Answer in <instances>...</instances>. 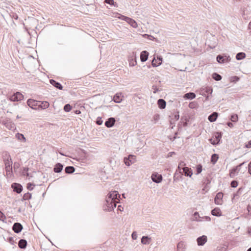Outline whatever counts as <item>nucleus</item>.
Returning <instances> with one entry per match:
<instances>
[{
	"instance_id": "nucleus-52",
	"label": "nucleus",
	"mask_w": 251,
	"mask_h": 251,
	"mask_svg": "<svg viewBox=\"0 0 251 251\" xmlns=\"http://www.w3.org/2000/svg\"><path fill=\"white\" fill-rule=\"evenodd\" d=\"M152 90H153V93H157L159 90L157 88V87L155 86H152Z\"/></svg>"
},
{
	"instance_id": "nucleus-64",
	"label": "nucleus",
	"mask_w": 251,
	"mask_h": 251,
	"mask_svg": "<svg viewBox=\"0 0 251 251\" xmlns=\"http://www.w3.org/2000/svg\"><path fill=\"white\" fill-rule=\"evenodd\" d=\"M30 36H31L30 32H27V36L29 37Z\"/></svg>"
},
{
	"instance_id": "nucleus-50",
	"label": "nucleus",
	"mask_w": 251,
	"mask_h": 251,
	"mask_svg": "<svg viewBox=\"0 0 251 251\" xmlns=\"http://www.w3.org/2000/svg\"><path fill=\"white\" fill-rule=\"evenodd\" d=\"M174 117L172 118V120H175V121H177L179 119V115L178 113L174 115L173 116Z\"/></svg>"
},
{
	"instance_id": "nucleus-63",
	"label": "nucleus",
	"mask_w": 251,
	"mask_h": 251,
	"mask_svg": "<svg viewBox=\"0 0 251 251\" xmlns=\"http://www.w3.org/2000/svg\"><path fill=\"white\" fill-rule=\"evenodd\" d=\"M189 107L191 108H193V105L192 104V103H190L189 104Z\"/></svg>"
},
{
	"instance_id": "nucleus-59",
	"label": "nucleus",
	"mask_w": 251,
	"mask_h": 251,
	"mask_svg": "<svg viewBox=\"0 0 251 251\" xmlns=\"http://www.w3.org/2000/svg\"><path fill=\"white\" fill-rule=\"evenodd\" d=\"M19 167V164L18 163H14V168H18Z\"/></svg>"
},
{
	"instance_id": "nucleus-40",
	"label": "nucleus",
	"mask_w": 251,
	"mask_h": 251,
	"mask_svg": "<svg viewBox=\"0 0 251 251\" xmlns=\"http://www.w3.org/2000/svg\"><path fill=\"white\" fill-rule=\"evenodd\" d=\"M185 165V163L183 161H181L178 164L177 169H178V170H179V173L180 174V175H182V173L181 172V170H182L181 167L182 168L183 167H184L183 166Z\"/></svg>"
},
{
	"instance_id": "nucleus-18",
	"label": "nucleus",
	"mask_w": 251,
	"mask_h": 251,
	"mask_svg": "<svg viewBox=\"0 0 251 251\" xmlns=\"http://www.w3.org/2000/svg\"><path fill=\"white\" fill-rule=\"evenodd\" d=\"M183 173L186 176L191 177L193 175L192 170L190 168L184 167L182 168Z\"/></svg>"
},
{
	"instance_id": "nucleus-54",
	"label": "nucleus",
	"mask_w": 251,
	"mask_h": 251,
	"mask_svg": "<svg viewBox=\"0 0 251 251\" xmlns=\"http://www.w3.org/2000/svg\"><path fill=\"white\" fill-rule=\"evenodd\" d=\"M246 147L248 148H251V140L249 141L247 144H246Z\"/></svg>"
},
{
	"instance_id": "nucleus-11",
	"label": "nucleus",
	"mask_w": 251,
	"mask_h": 251,
	"mask_svg": "<svg viewBox=\"0 0 251 251\" xmlns=\"http://www.w3.org/2000/svg\"><path fill=\"white\" fill-rule=\"evenodd\" d=\"M13 191L18 194L21 193L23 190V186L19 183H13L11 185Z\"/></svg>"
},
{
	"instance_id": "nucleus-17",
	"label": "nucleus",
	"mask_w": 251,
	"mask_h": 251,
	"mask_svg": "<svg viewBox=\"0 0 251 251\" xmlns=\"http://www.w3.org/2000/svg\"><path fill=\"white\" fill-rule=\"evenodd\" d=\"M115 122H116V120H115V118H113V117H111V118H108L106 121L104 125L107 127H108V128L114 126Z\"/></svg>"
},
{
	"instance_id": "nucleus-21",
	"label": "nucleus",
	"mask_w": 251,
	"mask_h": 251,
	"mask_svg": "<svg viewBox=\"0 0 251 251\" xmlns=\"http://www.w3.org/2000/svg\"><path fill=\"white\" fill-rule=\"evenodd\" d=\"M151 241V238L148 236H143L141 238V243L143 245H149Z\"/></svg>"
},
{
	"instance_id": "nucleus-46",
	"label": "nucleus",
	"mask_w": 251,
	"mask_h": 251,
	"mask_svg": "<svg viewBox=\"0 0 251 251\" xmlns=\"http://www.w3.org/2000/svg\"><path fill=\"white\" fill-rule=\"evenodd\" d=\"M231 186L233 188H235L238 186V182L236 180H233L230 183Z\"/></svg>"
},
{
	"instance_id": "nucleus-29",
	"label": "nucleus",
	"mask_w": 251,
	"mask_h": 251,
	"mask_svg": "<svg viewBox=\"0 0 251 251\" xmlns=\"http://www.w3.org/2000/svg\"><path fill=\"white\" fill-rule=\"evenodd\" d=\"M196 94L193 92H189L185 94L184 96V98L185 99L192 100L196 97Z\"/></svg>"
},
{
	"instance_id": "nucleus-34",
	"label": "nucleus",
	"mask_w": 251,
	"mask_h": 251,
	"mask_svg": "<svg viewBox=\"0 0 251 251\" xmlns=\"http://www.w3.org/2000/svg\"><path fill=\"white\" fill-rule=\"evenodd\" d=\"M246 57V54L244 52H239L236 55V58L238 60H242Z\"/></svg>"
},
{
	"instance_id": "nucleus-10",
	"label": "nucleus",
	"mask_w": 251,
	"mask_h": 251,
	"mask_svg": "<svg viewBox=\"0 0 251 251\" xmlns=\"http://www.w3.org/2000/svg\"><path fill=\"white\" fill-rule=\"evenodd\" d=\"M223 194L221 192L218 193L214 199V202L216 204L221 205L223 203Z\"/></svg>"
},
{
	"instance_id": "nucleus-6",
	"label": "nucleus",
	"mask_w": 251,
	"mask_h": 251,
	"mask_svg": "<svg viewBox=\"0 0 251 251\" xmlns=\"http://www.w3.org/2000/svg\"><path fill=\"white\" fill-rule=\"evenodd\" d=\"M40 103V101H37L33 99H28L27 101V105L33 109H38Z\"/></svg>"
},
{
	"instance_id": "nucleus-36",
	"label": "nucleus",
	"mask_w": 251,
	"mask_h": 251,
	"mask_svg": "<svg viewBox=\"0 0 251 251\" xmlns=\"http://www.w3.org/2000/svg\"><path fill=\"white\" fill-rule=\"evenodd\" d=\"M212 78L216 81H219L222 79V77L219 74L214 73L212 74Z\"/></svg>"
},
{
	"instance_id": "nucleus-32",
	"label": "nucleus",
	"mask_w": 251,
	"mask_h": 251,
	"mask_svg": "<svg viewBox=\"0 0 251 251\" xmlns=\"http://www.w3.org/2000/svg\"><path fill=\"white\" fill-rule=\"evenodd\" d=\"M49 103L46 101L42 102L40 101V103H39V107L42 109H46L49 107Z\"/></svg>"
},
{
	"instance_id": "nucleus-5",
	"label": "nucleus",
	"mask_w": 251,
	"mask_h": 251,
	"mask_svg": "<svg viewBox=\"0 0 251 251\" xmlns=\"http://www.w3.org/2000/svg\"><path fill=\"white\" fill-rule=\"evenodd\" d=\"M216 59L219 63L224 64L229 62L231 60V58L227 55H218L216 57Z\"/></svg>"
},
{
	"instance_id": "nucleus-57",
	"label": "nucleus",
	"mask_w": 251,
	"mask_h": 251,
	"mask_svg": "<svg viewBox=\"0 0 251 251\" xmlns=\"http://www.w3.org/2000/svg\"><path fill=\"white\" fill-rule=\"evenodd\" d=\"M241 190H242V188H240V189H238V191H237V192L236 193V194H235L234 197H236V196H237L239 195L240 194V191H241Z\"/></svg>"
},
{
	"instance_id": "nucleus-37",
	"label": "nucleus",
	"mask_w": 251,
	"mask_h": 251,
	"mask_svg": "<svg viewBox=\"0 0 251 251\" xmlns=\"http://www.w3.org/2000/svg\"><path fill=\"white\" fill-rule=\"evenodd\" d=\"M105 3L108 4L111 6H114V7H118V4L114 2L113 0H105Z\"/></svg>"
},
{
	"instance_id": "nucleus-49",
	"label": "nucleus",
	"mask_w": 251,
	"mask_h": 251,
	"mask_svg": "<svg viewBox=\"0 0 251 251\" xmlns=\"http://www.w3.org/2000/svg\"><path fill=\"white\" fill-rule=\"evenodd\" d=\"M32 186H34V185H33V184H32L31 183H27V189L30 190V191L33 190V187H32Z\"/></svg>"
},
{
	"instance_id": "nucleus-9",
	"label": "nucleus",
	"mask_w": 251,
	"mask_h": 251,
	"mask_svg": "<svg viewBox=\"0 0 251 251\" xmlns=\"http://www.w3.org/2000/svg\"><path fill=\"white\" fill-rule=\"evenodd\" d=\"M212 93V89L210 87H203L200 90V94L202 96H205L206 94H211Z\"/></svg>"
},
{
	"instance_id": "nucleus-20",
	"label": "nucleus",
	"mask_w": 251,
	"mask_h": 251,
	"mask_svg": "<svg viewBox=\"0 0 251 251\" xmlns=\"http://www.w3.org/2000/svg\"><path fill=\"white\" fill-rule=\"evenodd\" d=\"M211 214L214 216L220 217L222 215V211L219 207H216L211 210Z\"/></svg>"
},
{
	"instance_id": "nucleus-23",
	"label": "nucleus",
	"mask_w": 251,
	"mask_h": 251,
	"mask_svg": "<svg viewBox=\"0 0 251 251\" xmlns=\"http://www.w3.org/2000/svg\"><path fill=\"white\" fill-rule=\"evenodd\" d=\"M63 168V165L60 163H57L55 166H54V167L53 168V171L55 172V173H60L62 171V169Z\"/></svg>"
},
{
	"instance_id": "nucleus-35",
	"label": "nucleus",
	"mask_w": 251,
	"mask_h": 251,
	"mask_svg": "<svg viewBox=\"0 0 251 251\" xmlns=\"http://www.w3.org/2000/svg\"><path fill=\"white\" fill-rule=\"evenodd\" d=\"M218 158H219V156H218V154H217L216 153L213 154L211 155V163L213 164H215L216 163V162L217 161Z\"/></svg>"
},
{
	"instance_id": "nucleus-13",
	"label": "nucleus",
	"mask_w": 251,
	"mask_h": 251,
	"mask_svg": "<svg viewBox=\"0 0 251 251\" xmlns=\"http://www.w3.org/2000/svg\"><path fill=\"white\" fill-rule=\"evenodd\" d=\"M129 65L130 66H134L136 65V56L134 52H132L128 59Z\"/></svg>"
},
{
	"instance_id": "nucleus-26",
	"label": "nucleus",
	"mask_w": 251,
	"mask_h": 251,
	"mask_svg": "<svg viewBox=\"0 0 251 251\" xmlns=\"http://www.w3.org/2000/svg\"><path fill=\"white\" fill-rule=\"evenodd\" d=\"M27 246V241L25 239H20L18 242V246L20 249H24Z\"/></svg>"
},
{
	"instance_id": "nucleus-30",
	"label": "nucleus",
	"mask_w": 251,
	"mask_h": 251,
	"mask_svg": "<svg viewBox=\"0 0 251 251\" xmlns=\"http://www.w3.org/2000/svg\"><path fill=\"white\" fill-rule=\"evenodd\" d=\"M121 94H116L114 97H113V100L116 103H120L122 100V97H121Z\"/></svg>"
},
{
	"instance_id": "nucleus-31",
	"label": "nucleus",
	"mask_w": 251,
	"mask_h": 251,
	"mask_svg": "<svg viewBox=\"0 0 251 251\" xmlns=\"http://www.w3.org/2000/svg\"><path fill=\"white\" fill-rule=\"evenodd\" d=\"M65 173L66 174H72L75 171V169L73 166H67L65 169Z\"/></svg>"
},
{
	"instance_id": "nucleus-4",
	"label": "nucleus",
	"mask_w": 251,
	"mask_h": 251,
	"mask_svg": "<svg viewBox=\"0 0 251 251\" xmlns=\"http://www.w3.org/2000/svg\"><path fill=\"white\" fill-rule=\"evenodd\" d=\"M194 221L197 222H202V221H210L211 218L209 216H203L201 217L198 212H195L194 213Z\"/></svg>"
},
{
	"instance_id": "nucleus-38",
	"label": "nucleus",
	"mask_w": 251,
	"mask_h": 251,
	"mask_svg": "<svg viewBox=\"0 0 251 251\" xmlns=\"http://www.w3.org/2000/svg\"><path fill=\"white\" fill-rule=\"evenodd\" d=\"M31 198V194L28 192L25 194L23 197L22 201L28 200Z\"/></svg>"
},
{
	"instance_id": "nucleus-12",
	"label": "nucleus",
	"mask_w": 251,
	"mask_h": 251,
	"mask_svg": "<svg viewBox=\"0 0 251 251\" xmlns=\"http://www.w3.org/2000/svg\"><path fill=\"white\" fill-rule=\"evenodd\" d=\"M151 177L152 180L156 183H160L162 180V176L157 173L152 174Z\"/></svg>"
},
{
	"instance_id": "nucleus-14",
	"label": "nucleus",
	"mask_w": 251,
	"mask_h": 251,
	"mask_svg": "<svg viewBox=\"0 0 251 251\" xmlns=\"http://www.w3.org/2000/svg\"><path fill=\"white\" fill-rule=\"evenodd\" d=\"M207 241V237L205 235H202L199 237L197 239V242L198 246H203Z\"/></svg>"
},
{
	"instance_id": "nucleus-58",
	"label": "nucleus",
	"mask_w": 251,
	"mask_h": 251,
	"mask_svg": "<svg viewBox=\"0 0 251 251\" xmlns=\"http://www.w3.org/2000/svg\"><path fill=\"white\" fill-rule=\"evenodd\" d=\"M4 217V214H3V213H2L0 211V220L2 218H3Z\"/></svg>"
},
{
	"instance_id": "nucleus-62",
	"label": "nucleus",
	"mask_w": 251,
	"mask_h": 251,
	"mask_svg": "<svg viewBox=\"0 0 251 251\" xmlns=\"http://www.w3.org/2000/svg\"><path fill=\"white\" fill-rule=\"evenodd\" d=\"M248 232L249 234L251 235V228H249Z\"/></svg>"
},
{
	"instance_id": "nucleus-61",
	"label": "nucleus",
	"mask_w": 251,
	"mask_h": 251,
	"mask_svg": "<svg viewBox=\"0 0 251 251\" xmlns=\"http://www.w3.org/2000/svg\"><path fill=\"white\" fill-rule=\"evenodd\" d=\"M248 27H249V29H251V21L249 24Z\"/></svg>"
},
{
	"instance_id": "nucleus-41",
	"label": "nucleus",
	"mask_w": 251,
	"mask_h": 251,
	"mask_svg": "<svg viewBox=\"0 0 251 251\" xmlns=\"http://www.w3.org/2000/svg\"><path fill=\"white\" fill-rule=\"evenodd\" d=\"M238 117L237 114H233L231 116L230 120L233 122H236L238 121Z\"/></svg>"
},
{
	"instance_id": "nucleus-7",
	"label": "nucleus",
	"mask_w": 251,
	"mask_h": 251,
	"mask_svg": "<svg viewBox=\"0 0 251 251\" xmlns=\"http://www.w3.org/2000/svg\"><path fill=\"white\" fill-rule=\"evenodd\" d=\"M136 161V156L130 154L127 157L124 158V163L127 166H130L131 164H133Z\"/></svg>"
},
{
	"instance_id": "nucleus-8",
	"label": "nucleus",
	"mask_w": 251,
	"mask_h": 251,
	"mask_svg": "<svg viewBox=\"0 0 251 251\" xmlns=\"http://www.w3.org/2000/svg\"><path fill=\"white\" fill-rule=\"evenodd\" d=\"M23 95L20 92H17L10 96V100L12 101H18L23 99Z\"/></svg>"
},
{
	"instance_id": "nucleus-42",
	"label": "nucleus",
	"mask_w": 251,
	"mask_h": 251,
	"mask_svg": "<svg viewBox=\"0 0 251 251\" xmlns=\"http://www.w3.org/2000/svg\"><path fill=\"white\" fill-rule=\"evenodd\" d=\"M202 165L201 164H199L197 166V167H196V170H197V173H196V175H198L199 174H200L201 171H202Z\"/></svg>"
},
{
	"instance_id": "nucleus-3",
	"label": "nucleus",
	"mask_w": 251,
	"mask_h": 251,
	"mask_svg": "<svg viewBox=\"0 0 251 251\" xmlns=\"http://www.w3.org/2000/svg\"><path fill=\"white\" fill-rule=\"evenodd\" d=\"M222 134L221 132H215L212 137L210 139L211 143L213 145H218L220 143L222 138Z\"/></svg>"
},
{
	"instance_id": "nucleus-55",
	"label": "nucleus",
	"mask_w": 251,
	"mask_h": 251,
	"mask_svg": "<svg viewBox=\"0 0 251 251\" xmlns=\"http://www.w3.org/2000/svg\"><path fill=\"white\" fill-rule=\"evenodd\" d=\"M177 175H178V174H177V173L176 172L175 174V175H174V180H175L177 179H178L179 176H176Z\"/></svg>"
},
{
	"instance_id": "nucleus-19",
	"label": "nucleus",
	"mask_w": 251,
	"mask_h": 251,
	"mask_svg": "<svg viewBox=\"0 0 251 251\" xmlns=\"http://www.w3.org/2000/svg\"><path fill=\"white\" fill-rule=\"evenodd\" d=\"M149 53L146 50L142 51L140 54V59L141 62H145L147 60L149 57Z\"/></svg>"
},
{
	"instance_id": "nucleus-51",
	"label": "nucleus",
	"mask_w": 251,
	"mask_h": 251,
	"mask_svg": "<svg viewBox=\"0 0 251 251\" xmlns=\"http://www.w3.org/2000/svg\"><path fill=\"white\" fill-rule=\"evenodd\" d=\"M153 119L155 123H156L159 119V115L157 114H155L153 116Z\"/></svg>"
},
{
	"instance_id": "nucleus-33",
	"label": "nucleus",
	"mask_w": 251,
	"mask_h": 251,
	"mask_svg": "<svg viewBox=\"0 0 251 251\" xmlns=\"http://www.w3.org/2000/svg\"><path fill=\"white\" fill-rule=\"evenodd\" d=\"M16 137L18 140L24 142L26 141L25 138L23 134L18 133L16 134Z\"/></svg>"
},
{
	"instance_id": "nucleus-47",
	"label": "nucleus",
	"mask_w": 251,
	"mask_h": 251,
	"mask_svg": "<svg viewBox=\"0 0 251 251\" xmlns=\"http://www.w3.org/2000/svg\"><path fill=\"white\" fill-rule=\"evenodd\" d=\"M102 120L101 117H98L96 121V123L98 125H101L102 124Z\"/></svg>"
},
{
	"instance_id": "nucleus-27",
	"label": "nucleus",
	"mask_w": 251,
	"mask_h": 251,
	"mask_svg": "<svg viewBox=\"0 0 251 251\" xmlns=\"http://www.w3.org/2000/svg\"><path fill=\"white\" fill-rule=\"evenodd\" d=\"M217 117L218 113L215 112L212 113L208 116V119L210 122H214L216 120Z\"/></svg>"
},
{
	"instance_id": "nucleus-44",
	"label": "nucleus",
	"mask_w": 251,
	"mask_h": 251,
	"mask_svg": "<svg viewBox=\"0 0 251 251\" xmlns=\"http://www.w3.org/2000/svg\"><path fill=\"white\" fill-rule=\"evenodd\" d=\"M157 59H158L160 61V62L158 63L157 65L153 63V61L152 62V65L153 67H157L160 65L161 64L162 61V58L161 56L157 57Z\"/></svg>"
},
{
	"instance_id": "nucleus-39",
	"label": "nucleus",
	"mask_w": 251,
	"mask_h": 251,
	"mask_svg": "<svg viewBox=\"0 0 251 251\" xmlns=\"http://www.w3.org/2000/svg\"><path fill=\"white\" fill-rule=\"evenodd\" d=\"M72 108V107L70 104H66L64 106V110L68 112L71 110Z\"/></svg>"
},
{
	"instance_id": "nucleus-24",
	"label": "nucleus",
	"mask_w": 251,
	"mask_h": 251,
	"mask_svg": "<svg viewBox=\"0 0 251 251\" xmlns=\"http://www.w3.org/2000/svg\"><path fill=\"white\" fill-rule=\"evenodd\" d=\"M126 21L133 27L135 28L137 26V23L132 19L128 17H126Z\"/></svg>"
},
{
	"instance_id": "nucleus-56",
	"label": "nucleus",
	"mask_w": 251,
	"mask_h": 251,
	"mask_svg": "<svg viewBox=\"0 0 251 251\" xmlns=\"http://www.w3.org/2000/svg\"><path fill=\"white\" fill-rule=\"evenodd\" d=\"M227 125L230 127H232L233 126V124L231 122H228L227 123Z\"/></svg>"
},
{
	"instance_id": "nucleus-1",
	"label": "nucleus",
	"mask_w": 251,
	"mask_h": 251,
	"mask_svg": "<svg viewBox=\"0 0 251 251\" xmlns=\"http://www.w3.org/2000/svg\"><path fill=\"white\" fill-rule=\"evenodd\" d=\"M120 196L116 191H111L109 193L106 197L103 204V209L104 211H111L116 207L119 199L118 197Z\"/></svg>"
},
{
	"instance_id": "nucleus-15",
	"label": "nucleus",
	"mask_w": 251,
	"mask_h": 251,
	"mask_svg": "<svg viewBox=\"0 0 251 251\" xmlns=\"http://www.w3.org/2000/svg\"><path fill=\"white\" fill-rule=\"evenodd\" d=\"M245 164V162H243L241 164H240L239 165L237 166L236 167L232 168L230 172V176L231 177H233L235 176V174L236 173H238L240 169V167L242 166Z\"/></svg>"
},
{
	"instance_id": "nucleus-53",
	"label": "nucleus",
	"mask_w": 251,
	"mask_h": 251,
	"mask_svg": "<svg viewBox=\"0 0 251 251\" xmlns=\"http://www.w3.org/2000/svg\"><path fill=\"white\" fill-rule=\"evenodd\" d=\"M248 171L249 173L251 175V161L250 162L248 165Z\"/></svg>"
},
{
	"instance_id": "nucleus-25",
	"label": "nucleus",
	"mask_w": 251,
	"mask_h": 251,
	"mask_svg": "<svg viewBox=\"0 0 251 251\" xmlns=\"http://www.w3.org/2000/svg\"><path fill=\"white\" fill-rule=\"evenodd\" d=\"M157 104L159 108L164 109L166 107V102L163 99H160L157 100Z\"/></svg>"
},
{
	"instance_id": "nucleus-28",
	"label": "nucleus",
	"mask_w": 251,
	"mask_h": 251,
	"mask_svg": "<svg viewBox=\"0 0 251 251\" xmlns=\"http://www.w3.org/2000/svg\"><path fill=\"white\" fill-rule=\"evenodd\" d=\"M185 245L182 241L179 242L177 245V251H184Z\"/></svg>"
},
{
	"instance_id": "nucleus-43",
	"label": "nucleus",
	"mask_w": 251,
	"mask_h": 251,
	"mask_svg": "<svg viewBox=\"0 0 251 251\" xmlns=\"http://www.w3.org/2000/svg\"><path fill=\"white\" fill-rule=\"evenodd\" d=\"M226 247L225 246H219L217 248L215 251H226Z\"/></svg>"
},
{
	"instance_id": "nucleus-2",
	"label": "nucleus",
	"mask_w": 251,
	"mask_h": 251,
	"mask_svg": "<svg viewBox=\"0 0 251 251\" xmlns=\"http://www.w3.org/2000/svg\"><path fill=\"white\" fill-rule=\"evenodd\" d=\"M2 157L5 165L6 176L7 178H11L13 176L12 171V161L9 153L4 152L3 153Z\"/></svg>"
},
{
	"instance_id": "nucleus-48",
	"label": "nucleus",
	"mask_w": 251,
	"mask_h": 251,
	"mask_svg": "<svg viewBox=\"0 0 251 251\" xmlns=\"http://www.w3.org/2000/svg\"><path fill=\"white\" fill-rule=\"evenodd\" d=\"M131 237L133 240H136L137 238V234L136 231H133L131 234Z\"/></svg>"
},
{
	"instance_id": "nucleus-60",
	"label": "nucleus",
	"mask_w": 251,
	"mask_h": 251,
	"mask_svg": "<svg viewBox=\"0 0 251 251\" xmlns=\"http://www.w3.org/2000/svg\"><path fill=\"white\" fill-rule=\"evenodd\" d=\"M173 154H175L174 152H170L168 153V156H171Z\"/></svg>"
},
{
	"instance_id": "nucleus-16",
	"label": "nucleus",
	"mask_w": 251,
	"mask_h": 251,
	"mask_svg": "<svg viewBox=\"0 0 251 251\" xmlns=\"http://www.w3.org/2000/svg\"><path fill=\"white\" fill-rule=\"evenodd\" d=\"M23 229L22 225L19 223H15L12 226V229L16 233H18L20 232Z\"/></svg>"
},
{
	"instance_id": "nucleus-22",
	"label": "nucleus",
	"mask_w": 251,
	"mask_h": 251,
	"mask_svg": "<svg viewBox=\"0 0 251 251\" xmlns=\"http://www.w3.org/2000/svg\"><path fill=\"white\" fill-rule=\"evenodd\" d=\"M50 83L53 86H54L55 88L59 90H62L63 87L59 82H58L53 79H50Z\"/></svg>"
},
{
	"instance_id": "nucleus-45",
	"label": "nucleus",
	"mask_w": 251,
	"mask_h": 251,
	"mask_svg": "<svg viewBox=\"0 0 251 251\" xmlns=\"http://www.w3.org/2000/svg\"><path fill=\"white\" fill-rule=\"evenodd\" d=\"M143 36L145 38L147 37L150 40H155V38H154L153 36L150 35L146 34L143 35Z\"/></svg>"
}]
</instances>
